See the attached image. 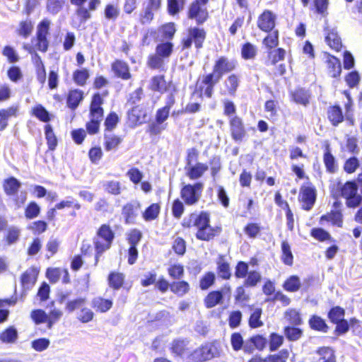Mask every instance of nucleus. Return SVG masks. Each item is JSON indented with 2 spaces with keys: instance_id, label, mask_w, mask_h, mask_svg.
<instances>
[{
  "instance_id": "obj_1",
  "label": "nucleus",
  "mask_w": 362,
  "mask_h": 362,
  "mask_svg": "<svg viewBox=\"0 0 362 362\" xmlns=\"http://www.w3.org/2000/svg\"><path fill=\"white\" fill-rule=\"evenodd\" d=\"M236 62L225 57H220L215 63L213 72L203 76L199 89L207 98H211L215 85L218 83L222 76L235 69Z\"/></svg>"
},
{
  "instance_id": "obj_2",
  "label": "nucleus",
  "mask_w": 362,
  "mask_h": 362,
  "mask_svg": "<svg viewBox=\"0 0 362 362\" xmlns=\"http://www.w3.org/2000/svg\"><path fill=\"white\" fill-rule=\"evenodd\" d=\"M114 238L115 234L110 226L103 224L100 227L97 235L93 239L96 252L95 264L98 262L99 257L110 247Z\"/></svg>"
},
{
  "instance_id": "obj_3",
  "label": "nucleus",
  "mask_w": 362,
  "mask_h": 362,
  "mask_svg": "<svg viewBox=\"0 0 362 362\" xmlns=\"http://www.w3.org/2000/svg\"><path fill=\"white\" fill-rule=\"evenodd\" d=\"M340 196L346 199V204L349 208H356L360 205L362 197L358 194V187L354 182H346L337 187Z\"/></svg>"
},
{
  "instance_id": "obj_4",
  "label": "nucleus",
  "mask_w": 362,
  "mask_h": 362,
  "mask_svg": "<svg viewBox=\"0 0 362 362\" xmlns=\"http://www.w3.org/2000/svg\"><path fill=\"white\" fill-rule=\"evenodd\" d=\"M206 38V32L203 28L191 27L187 30V38L182 41V47H191L192 42L197 48H201Z\"/></svg>"
},
{
  "instance_id": "obj_5",
  "label": "nucleus",
  "mask_w": 362,
  "mask_h": 362,
  "mask_svg": "<svg viewBox=\"0 0 362 362\" xmlns=\"http://www.w3.org/2000/svg\"><path fill=\"white\" fill-rule=\"evenodd\" d=\"M202 184L187 185L182 187V199L188 205L195 204L199 199L202 190Z\"/></svg>"
},
{
  "instance_id": "obj_6",
  "label": "nucleus",
  "mask_w": 362,
  "mask_h": 362,
  "mask_svg": "<svg viewBox=\"0 0 362 362\" xmlns=\"http://www.w3.org/2000/svg\"><path fill=\"white\" fill-rule=\"evenodd\" d=\"M276 15L271 11L265 10L257 18V25L262 31H272L276 25Z\"/></svg>"
},
{
  "instance_id": "obj_7",
  "label": "nucleus",
  "mask_w": 362,
  "mask_h": 362,
  "mask_svg": "<svg viewBox=\"0 0 362 362\" xmlns=\"http://www.w3.org/2000/svg\"><path fill=\"white\" fill-rule=\"evenodd\" d=\"M189 19H194L197 24L204 23L208 18L209 14L206 6L192 3L187 13Z\"/></svg>"
},
{
  "instance_id": "obj_8",
  "label": "nucleus",
  "mask_w": 362,
  "mask_h": 362,
  "mask_svg": "<svg viewBox=\"0 0 362 362\" xmlns=\"http://www.w3.org/2000/svg\"><path fill=\"white\" fill-rule=\"evenodd\" d=\"M316 199L315 189L310 186H303L300 192V200L303 203L302 207L306 211L310 210Z\"/></svg>"
},
{
  "instance_id": "obj_9",
  "label": "nucleus",
  "mask_w": 362,
  "mask_h": 362,
  "mask_svg": "<svg viewBox=\"0 0 362 362\" xmlns=\"http://www.w3.org/2000/svg\"><path fill=\"white\" fill-rule=\"evenodd\" d=\"M175 33V24L168 23L158 28L157 30H151L150 34L156 41L162 42L172 39Z\"/></svg>"
},
{
  "instance_id": "obj_10",
  "label": "nucleus",
  "mask_w": 362,
  "mask_h": 362,
  "mask_svg": "<svg viewBox=\"0 0 362 362\" xmlns=\"http://www.w3.org/2000/svg\"><path fill=\"white\" fill-rule=\"evenodd\" d=\"M232 138L235 141H241L245 136L246 132L240 117H232L229 120Z\"/></svg>"
},
{
  "instance_id": "obj_11",
  "label": "nucleus",
  "mask_w": 362,
  "mask_h": 362,
  "mask_svg": "<svg viewBox=\"0 0 362 362\" xmlns=\"http://www.w3.org/2000/svg\"><path fill=\"white\" fill-rule=\"evenodd\" d=\"M103 103V99L99 93H95L92 98L90 114L91 119L95 120H102L103 117V109L101 107Z\"/></svg>"
},
{
  "instance_id": "obj_12",
  "label": "nucleus",
  "mask_w": 362,
  "mask_h": 362,
  "mask_svg": "<svg viewBox=\"0 0 362 362\" xmlns=\"http://www.w3.org/2000/svg\"><path fill=\"white\" fill-rule=\"evenodd\" d=\"M325 42L333 49L339 51L342 45L340 37L335 28L327 27L325 30Z\"/></svg>"
},
{
  "instance_id": "obj_13",
  "label": "nucleus",
  "mask_w": 362,
  "mask_h": 362,
  "mask_svg": "<svg viewBox=\"0 0 362 362\" xmlns=\"http://www.w3.org/2000/svg\"><path fill=\"white\" fill-rule=\"evenodd\" d=\"M139 208L140 204L137 202L128 203L123 206L122 214L125 218L126 223H134Z\"/></svg>"
},
{
  "instance_id": "obj_14",
  "label": "nucleus",
  "mask_w": 362,
  "mask_h": 362,
  "mask_svg": "<svg viewBox=\"0 0 362 362\" xmlns=\"http://www.w3.org/2000/svg\"><path fill=\"white\" fill-rule=\"evenodd\" d=\"M112 70L116 76L124 80H128L131 78L129 65L124 61L117 59L113 62Z\"/></svg>"
},
{
  "instance_id": "obj_15",
  "label": "nucleus",
  "mask_w": 362,
  "mask_h": 362,
  "mask_svg": "<svg viewBox=\"0 0 362 362\" xmlns=\"http://www.w3.org/2000/svg\"><path fill=\"white\" fill-rule=\"evenodd\" d=\"M202 346L203 349L204 358L206 361H209L214 358L218 357L221 355V346L220 344L216 341L206 343Z\"/></svg>"
},
{
  "instance_id": "obj_16",
  "label": "nucleus",
  "mask_w": 362,
  "mask_h": 362,
  "mask_svg": "<svg viewBox=\"0 0 362 362\" xmlns=\"http://www.w3.org/2000/svg\"><path fill=\"white\" fill-rule=\"evenodd\" d=\"M324 221L330 222L332 226L341 228L343 226V215L339 211H332L320 217V223L323 224Z\"/></svg>"
},
{
  "instance_id": "obj_17",
  "label": "nucleus",
  "mask_w": 362,
  "mask_h": 362,
  "mask_svg": "<svg viewBox=\"0 0 362 362\" xmlns=\"http://www.w3.org/2000/svg\"><path fill=\"white\" fill-rule=\"evenodd\" d=\"M217 273L223 279H229L231 276L230 268L228 262L223 255H219L217 261Z\"/></svg>"
},
{
  "instance_id": "obj_18",
  "label": "nucleus",
  "mask_w": 362,
  "mask_h": 362,
  "mask_svg": "<svg viewBox=\"0 0 362 362\" xmlns=\"http://www.w3.org/2000/svg\"><path fill=\"white\" fill-rule=\"evenodd\" d=\"M220 228L211 227L210 225L197 230V238L202 240L209 241L219 234Z\"/></svg>"
},
{
  "instance_id": "obj_19",
  "label": "nucleus",
  "mask_w": 362,
  "mask_h": 362,
  "mask_svg": "<svg viewBox=\"0 0 362 362\" xmlns=\"http://www.w3.org/2000/svg\"><path fill=\"white\" fill-rule=\"evenodd\" d=\"M224 95H234L239 86V78L235 74L230 75L224 81Z\"/></svg>"
},
{
  "instance_id": "obj_20",
  "label": "nucleus",
  "mask_w": 362,
  "mask_h": 362,
  "mask_svg": "<svg viewBox=\"0 0 362 362\" xmlns=\"http://www.w3.org/2000/svg\"><path fill=\"white\" fill-rule=\"evenodd\" d=\"M122 141L121 137L110 132L105 133L104 135V146L107 151L116 150Z\"/></svg>"
},
{
  "instance_id": "obj_21",
  "label": "nucleus",
  "mask_w": 362,
  "mask_h": 362,
  "mask_svg": "<svg viewBox=\"0 0 362 362\" xmlns=\"http://www.w3.org/2000/svg\"><path fill=\"white\" fill-rule=\"evenodd\" d=\"M17 112V107H10L7 109L0 110V131L6 129L8 119L11 117H16Z\"/></svg>"
},
{
  "instance_id": "obj_22",
  "label": "nucleus",
  "mask_w": 362,
  "mask_h": 362,
  "mask_svg": "<svg viewBox=\"0 0 362 362\" xmlns=\"http://www.w3.org/2000/svg\"><path fill=\"white\" fill-rule=\"evenodd\" d=\"M327 64L329 74L332 77L336 78L340 75L341 66L340 61L337 58L329 56L327 59Z\"/></svg>"
},
{
  "instance_id": "obj_23",
  "label": "nucleus",
  "mask_w": 362,
  "mask_h": 362,
  "mask_svg": "<svg viewBox=\"0 0 362 362\" xmlns=\"http://www.w3.org/2000/svg\"><path fill=\"white\" fill-rule=\"evenodd\" d=\"M327 115L329 121L334 126L338 125L344 119L341 109L338 105L330 107L328 110Z\"/></svg>"
},
{
  "instance_id": "obj_24",
  "label": "nucleus",
  "mask_w": 362,
  "mask_h": 362,
  "mask_svg": "<svg viewBox=\"0 0 362 362\" xmlns=\"http://www.w3.org/2000/svg\"><path fill=\"white\" fill-rule=\"evenodd\" d=\"M35 272L33 269L26 270L21 276V284L24 290L30 289L36 281Z\"/></svg>"
},
{
  "instance_id": "obj_25",
  "label": "nucleus",
  "mask_w": 362,
  "mask_h": 362,
  "mask_svg": "<svg viewBox=\"0 0 362 362\" xmlns=\"http://www.w3.org/2000/svg\"><path fill=\"white\" fill-rule=\"evenodd\" d=\"M21 183L14 177H11L5 180L4 187L6 194L11 196L17 193Z\"/></svg>"
},
{
  "instance_id": "obj_26",
  "label": "nucleus",
  "mask_w": 362,
  "mask_h": 362,
  "mask_svg": "<svg viewBox=\"0 0 362 362\" xmlns=\"http://www.w3.org/2000/svg\"><path fill=\"white\" fill-rule=\"evenodd\" d=\"M301 287V281L298 276L293 275L288 277L283 284L284 290L289 292H296Z\"/></svg>"
},
{
  "instance_id": "obj_27",
  "label": "nucleus",
  "mask_w": 362,
  "mask_h": 362,
  "mask_svg": "<svg viewBox=\"0 0 362 362\" xmlns=\"http://www.w3.org/2000/svg\"><path fill=\"white\" fill-rule=\"evenodd\" d=\"M83 99V92L79 90H71L67 98V105L71 109H76Z\"/></svg>"
},
{
  "instance_id": "obj_28",
  "label": "nucleus",
  "mask_w": 362,
  "mask_h": 362,
  "mask_svg": "<svg viewBox=\"0 0 362 362\" xmlns=\"http://www.w3.org/2000/svg\"><path fill=\"white\" fill-rule=\"evenodd\" d=\"M310 327L315 330H317L326 333L328 329V326L325 320L319 316L313 315L309 320Z\"/></svg>"
},
{
  "instance_id": "obj_29",
  "label": "nucleus",
  "mask_w": 362,
  "mask_h": 362,
  "mask_svg": "<svg viewBox=\"0 0 362 362\" xmlns=\"http://www.w3.org/2000/svg\"><path fill=\"white\" fill-rule=\"evenodd\" d=\"M281 260L283 262L288 266L293 264V256L291 250V246L286 240L281 243Z\"/></svg>"
},
{
  "instance_id": "obj_30",
  "label": "nucleus",
  "mask_w": 362,
  "mask_h": 362,
  "mask_svg": "<svg viewBox=\"0 0 362 362\" xmlns=\"http://www.w3.org/2000/svg\"><path fill=\"white\" fill-rule=\"evenodd\" d=\"M292 98L296 103L305 106L309 103L310 95L305 89L299 88L292 93Z\"/></svg>"
},
{
  "instance_id": "obj_31",
  "label": "nucleus",
  "mask_w": 362,
  "mask_h": 362,
  "mask_svg": "<svg viewBox=\"0 0 362 362\" xmlns=\"http://www.w3.org/2000/svg\"><path fill=\"white\" fill-rule=\"evenodd\" d=\"M45 138L49 150L53 151L57 146V139L50 124L45 125Z\"/></svg>"
},
{
  "instance_id": "obj_32",
  "label": "nucleus",
  "mask_w": 362,
  "mask_h": 362,
  "mask_svg": "<svg viewBox=\"0 0 362 362\" xmlns=\"http://www.w3.org/2000/svg\"><path fill=\"white\" fill-rule=\"evenodd\" d=\"M33 30V24L30 20L23 21L19 23L16 33L18 35L27 38Z\"/></svg>"
},
{
  "instance_id": "obj_33",
  "label": "nucleus",
  "mask_w": 362,
  "mask_h": 362,
  "mask_svg": "<svg viewBox=\"0 0 362 362\" xmlns=\"http://www.w3.org/2000/svg\"><path fill=\"white\" fill-rule=\"evenodd\" d=\"M105 191L113 195H119L122 192V186L119 181L110 180L105 181L103 185Z\"/></svg>"
},
{
  "instance_id": "obj_34",
  "label": "nucleus",
  "mask_w": 362,
  "mask_h": 362,
  "mask_svg": "<svg viewBox=\"0 0 362 362\" xmlns=\"http://www.w3.org/2000/svg\"><path fill=\"white\" fill-rule=\"evenodd\" d=\"M207 170V165L204 163H197L195 165L189 168L188 175L192 179H197L200 177Z\"/></svg>"
},
{
  "instance_id": "obj_35",
  "label": "nucleus",
  "mask_w": 362,
  "mask_h": 362,
  "mask_svg": "<svg viewBox=\"0 0 362 362\" xmlns=\"http://www.w3.org/2000/svg\"><path fill=\"white\" fill-rule=\"evenodd\" d=\"M221 295L218 291H214L210 292L205 298L204 303L208 308L215 307L221 301Z\"/></svg>"
},
{
  "instance_id": "obj_36",
  "label": "nucleus",
  "mask_w": 362,
  "mask_h": 362,
  "mask_svg": "<svg viewBox=\"0 0 362 362\" xmlns=\"http://www.w3.org/2000/svg\"><path fill=\"white\" fill-rule=\"evenodd\" d=\"M150 88L154 91L163 92L166 89V83L163 76H157L152 78Z\"/></svg>"
},
{
  "instance_id": "obj_37",
  "label": "nucleus",
  "mask_w": 362,
  "mask_h": 362,
  "mask_svg": "<svg viewBox=\"0 0 362 362\" xmlns=\"http://www.w3.org/2000/svg\"><path fill=\"white\" fill-rule=\"evenodd\" d=\"M317 354L323 362H336L334 351L329 347H322L319 349Z\"/></svg>"
},
{
  "instance_id": "obj_38",
  "label": "nucleus",
  "mask_w": 362,
  "mask_h": 362,
  "mask_svg": "<svg viewBox=\"0 0 362 362\" xmlns=\"http://www.w3.org/2000/svg\"><path fill=\"white\" fill-rule=\"evenodd\" d=\"M262 276L257 271H250L244 281L243 286L246 287H255L261 281Z\"/></svg>"
},
{
  "instance_id": "obj_39",
  "label": "nucleus",
  "mask_w": 362,
  "mask_h": 362,
  "mask_svg": "<svg viewBox=\"0 0 362 362\" xmlns=\"http://www.w3.org/2000/svg\"><path fill=\"white\" fill-rule=\"evenodd\" d=\"M284 334L288 340L293 341L301 337L303 331L300 328L288 326L284 328Z\"/></svg>"
},
{
  "instance_id": "obj_40",
  "label": "nucleus",
  "mask_w": 362,
  "mask_h": 362,
  "mask_svg": "<svg viewBox=\"0 0 362 362\" xmlns=\"http://www.w3.org/2000/svg\"><path fill=\"white\" fill-rule=\"evenodd\" d=\"M18 332L17 330L11 327L6 329L4 332L0 334V339L2 342L5 343H13L17 339Z\"/></svg>"
},
{
  "instance_id": "obj_41",
  "label": "nucleus",
  "mask_w": 362,
  "mask_h": 362,
  "mask_svg": "<svg viewBox=\"0 0 362 362\" xmlns=\"http://www.w3.org/2000/svg\"><path fill=\"white\" fill-rule=\"evenodd\" d=\"M63 6L62 0H47V11L52 15H57L62 9Z\"/></svg>"
},
{
  "instance_id": "obj_42",
  "label": "nucleus",
  "mask_w": 362,
  "mask_h": 362,
  "mask_svg": "<svg viewBox=\"0 0 362 362\" xmlns=\"http://www.w3.org/2000/svg\"><path fill=\"white\" fill-rule=\"evenodd\" d=\"M33 114L42 122H47L50 120L49 113L42 105L35 107L33 109Z\"/></svg>"
},
{
  "instance_id": "obj_43",
  "label": "nucleus",
  "mask_w": 362,
  "mask_h": 362,
  "mask_svg": "<svg viewBox=\"0 0 362 362\" xmlns=\"http://www.w3.org/2000/svg\"><path fill=\"white\" fill-rule=\"evenodd\" d=\"M88 77L89 73L86 69L76 70L73 74L74 81L78 86L85 85Z\"/></svg>"
},
{
  "instance_id": "obj_44",
  "label": "nucleus",
  "mask_w": 362,
  "mask_h": 362,
  "mask_svg": "<svg viewBox=\"0 0 362 362\" xmlns=\"http://www.w3.org/2000/svg\"><path fill=\"white\" fill-rule=\"evenodd\" d=\"M286 320L293 325H300L302 320L300 313L295 309H289L285 313Z\"/></svg>"
},
{
  "instance_id": "obj_45",
  "label": "nucleus",
  "mask_w": 362,
  "mask_h": 362,
  "mask_svg": "<svg viewBox=\"0 0 362 362\" xmlns=\"http://www.w3.org/2000/svg\"><path fill=\"white\" fill-rule=\"evenodd\" d=\"M40 212V206L36 202H31L25 208V216L28 219H33L38 216Z\"/></svg>"
},
{
  "instance_id": "obj_46",
  "label": "nucleus",
  "mask_w": 362,
  "mask_h": 362,
  "mask_svg": "<svg viewBox=\"0 0 362 362\" xmlns=\"http://www.w3.org/2000/svg\"><path fill=\"white\" fill-rule=\"evenodd\" d=\"M93 305L94 308H97L100 312L104 313L111 308L112 305V302L110 300L97 298L93 300Z\"/></svg>"
},
{
  "instance_id": "obj_47",
  "label": "nucleus",
  "mask_w": 362,
  "mask_h": 362,
  "mask_svg": "<svg viewBox=\"0 0 362 362\" xmlns=\"http://www.w3.org/2000/svg\"><path fill=\"white\" fill-rule=\"evenodd\" d=\"M216 276L213 272L206 273L200 279L199 286L202 290H206L212 286L215 281Z\"/></svg>"
},
{
  "instance_id": "obj_48",
  "label": "nucleus",
  "mask_w": 362,
  "mask_h": 362,
  "mask_svg": "<svg viewBox=\"0 0 362 362\" xmlns=\"http://www.w3.org/2000/svg\"><path fill=\"white\" fill-rule=\"evenodd\" d=\"M289 357V351L282 349L279 353L270 355L266 359V362H286Z\"/></svg>"
},
{
  "instance_id": "obj_49",
  "label": "nucleus",
  "mask_w": 362,
  "mask_h": 362,
  "mask_svg": "<svg viewBox=\"0 0 362 362\" xmlns=\"http://www.w3.org/2000/svg\"><path fill=\"white\" fill-rule=\"evenodd\" d=\"M310 235L313 238L321 242L331 239L330 234L321 228H313Z\"/></svg>"
},
{
  "instance_id": "obj_50",
  "label": "nucleus",
  "mask_w": 362,
  "mask_h": 362,
  "mask_svg": "<svg viewBox=\"0 0 362 362\" xmlns=\"http://www.w3.org/2000/svg\"><path fill=\"white\" fill-rule=\"evenodd\" d=\"M257 53L256 47L250 42L245 43L241 50L242 57L245 59H253Z\"/></svg>"
},
{
  "instance_id": "obj_51",
  "label": "nucleus",
  "mask_w": 362,
  "mask_h": 362,
  "mask_svg": "<svg viewBox=\"0 0 362 362\" xmlns=\"http://www.w3.org/2000/svg\"><path fill=\"white\" fill-rule=\"evenodd\" d=\"M108 281L110 286L115 289H118L123 284L124 276L120 273L112 272L109 275Z\"/></svg>"
},
{
  "instance_id": "obj_52",
  "label": "nucleus",
  "mask_w": 362,
  "mask_h": 362,
  "mask_svg": "<svg viewBox=\"0 0 362 362\" xmlns=\"http://www.w3.org/2000/svg\"><path fill=\"white\" fill-rule=\"evenodd\" d=\"M263 44L268 49L276 47L279 44V33L277 30L269 34L263 40Z\"/></svg>"
},
{
  "instance_id": "obj_53",
  "label": "nucleus",
  "mask_w": 362,
  "mask_h": 362,
  "mask_svg": "<svg viewBox=\"0 0 362 362\" xmlns=\"http://www.w3.org/2000/svg\"><path fill=\"white\" fill-rule=\"evenodd\" d=\"M344 313L345 312L343 308L337 306L330 310L328 317L333 323H336L344 319Z\"/></svg>"
},
{
  "instance_id": "obj_54",
  "label": "nucleus",
  "mask_w": 362,
  "mask_h": 362,
  "mask_svg": "<svg viewBox=\"0 0 362 362\" xmlns=\"http://www.w3.org/2000/svg\"><path fill=\"white\" fill-rule=\"evenodd\" d=\"M262 315V309L261 308H255L253 310V313L251 314L249 325L252 328H257L261 327L263 323L260 320V317Z\"/></svg>"
},
{
  "instance_id": "obj_55",
  "label": "nucleus",
  "mask_w": 362,
  "mask_h": 362,
  "mask_svg": "<svg viewBox=\"0 0 362 362\" xmlns=\"http://www.w3.org/2000/svg\"><path fill=\"white\" fill-rule=\"evenodd\" d=\"M284 342V337L276 333L271 334L269 337V348L272 351L278 349Z\"/></svg>"
},
{
  "instance_id": "obj_56",
  "label": "nucleus",
  "mask_w": 362,
  "mask_h": 362,
  "mask_svg": "<svg viewBox=\"0 0 362 362\" xmlns=\"http://www.w3.org/2000/svg\"><path fill=\"white\" fill-rule=\"evenodd\" d=\"M194 226L197 228V230L209 226V214L206 212H202L195 218Z\"/></svg>"
},
{
  "instance_id": "obj_57",
  "label": "nucleus",
  "mask_w": 362,
  "mask_h": 362,
  "mask_svg": "<svg viewBox=\"0 0 362 362\" xmlns=\"http://www.w3.org/2000/svg\"><path fill=\"white\" fill-rule=\"evenodd\" d=\"M159 214V206L156 204L149 206L144 213V218L146 221L155 219Z\"/></svg>"
},
{
  "instance_id": "obj_58",
  "label": "nucleus",
  "mask_w": 362,
  "mask_h": 362,
  "mask_svg": "<svg viewBox=\"0 0 362 362\" xmlns=\"http://www.w3.org/2000/svg\"><path fill=\"white\" fill-rule=\"evenodd\" d=\"M324 163L326 168L329 173H334L337 169L335 159L329 151H326L324 154Z\"/></svg>"
},
{
  "instance_id": "obj_59",
  "label": "nucleus",
  "mask_w": 362,
  "mask_h": 362,
  "mask_svg": "<svg viewBox=\"0 0 362 362\" xmlns=\"http://www.w3.org/2000/svg\"><path fill=\"white\" fill-rule=\"evenodd\" d=\"M230 343L234 351H238L241 350L244 344L242 335L238 332L232 334L230 337Z\"/></svg>"
},
{
  "instance_id": "obj_60",
  "label": "nucleus",
  "mask_w": 362,
  "mask_h": 362,
  "mask_svg": "<svg viewBox=\"0 0 362 362\" xmlns=\"http://www.w3.org/2000/svg\"><path fill=\"white\" fill-rule=\"evenodd\" d=\"M173 45L170 42L162 43L156 47V54L163 57H168L172 52Z\"/></svg>"
},
{
  "instance_id": "obj_61",
  "label": "nucleus",
  "mask_w": 362,
  "mask_h": 362,
  "mask_svg": "<svg viewBox=\"0 0 362 362\" xmlns=\"http://www.w3.org/2000/svg\"><path fill=\"white\" fill-rule=\"evenodd\" d=\"M164 62L161 57L155 54L149 57L148 65L150 68L154 69H160L163 67Z\"/></svg>"
},
{
  "instance_id": "obj_62",
  "label": "nucleus",
  "mask_w": 362,
  "mask_h": 362,
  "mask_svg": "<svg viewBox=\"0 0 362 362\" xmlns=\"http://www.w3.org/2000/svg\"><path fill=\"white\" fill-rule=\"evenodd\" d=\"M21 234V230L16 226H11L8 230L6 240L9 245H12L18 241Z\"/></svg>"
},
{
  "instance_id": "obj_63",
  "label": "nucleus",
  "mask_w": 362,
  "mask_h": 362,
  "mask_svg": "<svg viewBox=\"0 0 362 362\" xmlns=\"http://www.w3.org/2000/svg\"><path fill=\"white\" fill-rule=\"evenodd\" d=\"M50 23V21L47 19H44L40 23L37 25V37H47Z\"/></svg>"
},
{
  "instance_id": "obj_64",
  "label": "nucleus",
  "mask_w": 362,
  "mask_h": 362,
  "mask_svg": "<svg viewBox=\"0 0 362 362\" xmlns=\"http://www.w3.org/2000/svg\"><path fill=\"white\" fill-rule=\"evenodd\" d=\"M189 362H204L206 361L202 346L195 349L188 355Z\"/></svg>"
}]
</instances>
